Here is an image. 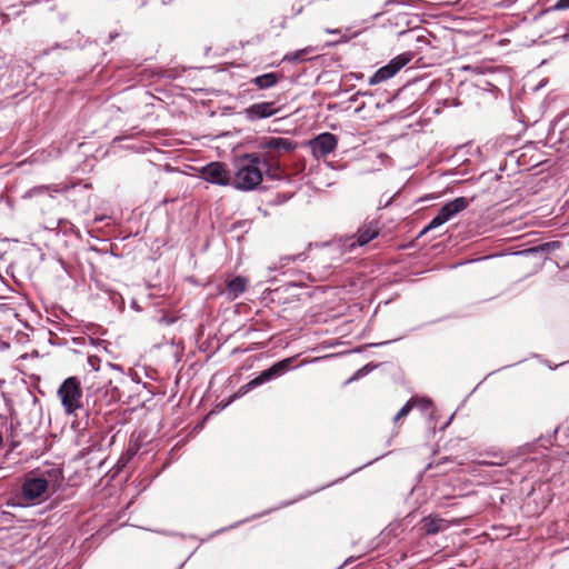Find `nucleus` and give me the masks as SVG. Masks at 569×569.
<instances>
[{"label":"nucleus","mask_w":569,"mask_h":569,"mask_svg":"<svg viewBox=\"0 0 569 569\" xmlns=\"http://www.w3.org/2000/svg\"><path fill=\"white\" fill-rule=\"evenodd\" d=\"M57 395L61 401L67 415H72L77 410L86 407L87 412L99 413L102 410V399L107 397L108 391L103 388H87L84 402L82 400L81 382L77 377H69L60 385Z\"/></svg>","instance_id":"nucleus-1"},{"label":"nucleus","mask_w":569,"mask_h":569,"mask_svg":"<svg viewBox=\"0 0 569 569\" xmlns=\"http://www.w3.org/2000/svg\"><path fill=\"white\" fill-rule=\"evenodd\" d=\"M256 153H246L237 160V171L232 184L238 190L249 191L262 182L263 171Z\"/></svg>","instance_id":"nucleus-2"},{"label":"nucleus","mask_w":569,"mask_h":569,"mask_svg":"<svg viewBox=\"0 0 569 569\" xmlns=\"http://www.w3.org/2000/svg\"><path fill=\"white\" fill-rule=\"evenodd\" d=\"M292 360H293L292 358H287V359L280 360V361L273 363L267 370L261 371L259 373V376H257L256 378H253L246 385L241 386L238 389L237 393L232 397V399H234L237 397H242L246 393H248L249 391L253 390L254 388H257L266 382H269L278 377H281L290 369V365H291Z\"/></svg>","instance_id":"nucleus-3"},{"label":"nucleus","mask_w":569,"mask_h":569,"mask_svg":"<svg viewBox=\"0 0 569 569\" xmlns=\"http://www.w3.org/2000/svg\"><path fill=\"white\" fill-rule=\"evenodd\" d=\"M49 488L46 478L27 476L21 485V499L26 505H36L44 499Z\"/></svg>","instance_id":"nucleus-4"},{"label":"nucleus","mask_w":569,"mask_h":569,"mask_svg":"<svg viewBox=\"0 0 569 569\" xmlns=\"http://www.w3.org/2000/svg\"><path fill=\"white\" fill-rule=\"evenodd\" d=\"M469 204L470 200L467 199L466 197H458L447 202L438 210L437 214L423 229V232L442 226L443 223L452 219L455 216L467 209Z\"/></svg>","instance_id":"nucleus-5"},{"label":"nucleus","mask_w":569,"mask_h":569,"mask_svg":"<svg viewBox=\"0 0 569 569\" xmlns=\"http://www.w3.org/2000/svg\"><path fill=\"white\" fill-rule=\"evenodd\" d=\"M411 57L409 53H402L393 58L388 64L378 69L370 78L369 84L376 86L392 78L399 70H401L409 61Z\"/></svg>","instance_id":"nucleus-6"},{"label":"nucleus","mask_w":569,"mask_h":569,"mask_svg":"<svg viewBox=\"0 0 569 569\" xmlns=\"http://www.w3.org/2000/svg\"><path fill=\"white\" fill-rule=\"evenodd\" d=\"M309 144L313 156L319 159L336 150L338 146V139L333 133L323 132L312 139Z\"/></svg>","instance_id":"nucleus-7"},{"label":"nucleus","mask_w":569,"mask_h":569,"mask_svg":"<svg viewBox=\"0 0 569 569\" xmlns=\"http://www.w3.org/2000/svg\"><path fill=\"white\" fill-rule=\"evenodd\" d=\"M201 177L213 184L228 186L230 176L226 166L221 162H210L201 169Z\"/></svg>","instance_id":"nucleus-8"},{"label":"nucleus","mask_w":569,"mask_h":569,"mask_svg":"<svg viewBox=\"0 0 569 569\" xmlns=\"http://www.w3.org/2000/svg\"><path fill=\"white\" fill-rule=\"evenodd\" d=\"M280 111V108L276 107L274 101H262L257 102L243 110V114L246 119L250 122L267 119L274 114H277Z\"/></svg>","instance_id":"nucleus-9"},{"label":"nucleus","mask_w":569,"mask_h":569,"mask_svg":"<svg viewBox=\"0 0 569 569\" xmlns=\"http://www.w3.org/2000/svg\"><path fill=\"white\" fill-rule=\"evenodd\" d=\"M380 233V227L378 221H371L369 223H365L358 229L357 238L355 241L348 244V248L352 250L356 247H363L369 243L371 240L377 238Z\"/></svg>","instance_id":"nucleus-10"},{"label":"nucleus","mask_w":569,"mask_h":569,"mask_svg":"<svg viewBox=\"0 0 569 569\" xmlns=\"http://www.w3.org/2000/svg\"><path fill=\"white\" fill-rule=\"evenodd\" d=\"M295 143L287 139V138H280V137H271V138H264L259 142V148L261 150H274V151H284L289 152L295 149Z\"/></svg>","instance_id":"nucleus-11"},{"label":"nucleus","mask_w":569,"mask_h":569,"mask_svg":"<svg viewBox=\"0 0 569 569\" xmlns=\"http://www.w3.org/2000/svg\"><path fill=\"white\" fill-rule=\"evenodd\" d=\"M248 280L244 277L237 276L227 281V287L223 293L229 300L237 299L247 289Z\"/></svg>","instance_id":"nucleus-12"},{"label":"nucleus","mask_w":569,"mask_h":569,"mask_svg":"<svg viewBox=\"0 0 569 569\" xmlns=\"http://www.w3.org/2000/svg\"><path fill=\"white\" fill-rule=\"evenodd\" d=\"M422 525L427 535H437L449 527L447 520L432 515L422 518Z\"/></svg>","instance_id":"nucleus-13"},{"label":"nucleus","mask_w":569,"mask_h":569,"mask_svg":"<svg viewBox=\"0 0 569 569\" xmlns=\"http://www.w3.org/2000/svg\"><path fill=\"white\" fill-rule=\"evenodd\" d=\"M281 78L282 76L277 72H268L252 78L251 83L260 90H266L274 87Z\"/></svg>","instance_id":"nucleus-14"},{"label":"nucleus","mask_w":569,"mask_h":569,"mask_svg":"<svg viewBox=\"0 0 569 569\" xmlns=\"http://www.w3.org/2000/svg\"><path fill=\"white\" fill-rule=\"evenodd\" d=\"M256 154L259 157V166L264 173L270 174L272 170L279 169V163L271 152H261Z\"/></svg>","instance_id":"nucleus-15"},{"label":"nucleus","mask_w":569,"mask_h":569,"mask_svg":"<svg viewBox=\"0 0 569 569\" xmlns=\"http://www.w3.org/2000/svg\"><path fill=\"white\" fill-rule=\"evenodd\" d=\"M61 189L58 187V186H52V184H41V186H36L33 188H31L28 192L29 196H37V194H42V193H50V196H52V193H58L60 192Z\"/></svg>","instance_id":"nucleus-16"},{"label":"nucleus","mask_w":569,"mask_h":569,"mask_svg":"<svg viewBox=\"0 0 569 569\" xmlns=\"http://www.w3.org/2000/svg\"><path fill=\"white\" fill-rule=\"evenodd\" d=\"M419 402L411 398L407 401V403L398 411V413L393 418V422L397 423L400 419L405 418L409 415V412L412 410V408L418 405Z\"/></svg>","instance_id":"nucleus-17"},{"label":"nucleus","mask_w":569,"mask_h":569,"mask_svg":"<svg viewBox=\"0 0 569 569\" xmlns=\"http://www.w3.org/2000/svg\"><path fill=\"white\" fill-rule=\"evenodd\" d=\"M566 9H569V0H558L553 6H551L550 8H548L546 10V13H550V12L557 11V10H566Z\"/></svg>","instance_id":"nucleus-18"},{"label":"nucleus","mask_w":569,"mask_h":569,"mask_svg":"<svg viewBox=\"0 0 569 569\" xmlns=\"http://www.w3.org/2000/svg\"><path fill=\"white\" fill-rule=\"evenodd\" d=\"M305 54V50L302 51H296V52H292V53H289L284 57V60L287 61H298V60H303L302 56Z\"/></svg>","instance_id":"nucleus-19"},{"label":"nucleus","mask_w":569,"mask_h":569,"mask_svg":"<svg viewBox=\"0 0 569 569\" xmlns=\"http://www.w3.org/2000/svg\"><path fill=\"white\" fill-rule=\"evenodd\" d=\"M303 259V254L299 253L297 256H286L281 258L282 266H287L290 261Z\"/></svg>","instance_id":"nucleus-20"},{"label":"nucleus","mask_w":569,"mask_h":569,"mask_svg":"<svg viewBox=\"0 0 569 569\" xmlns=\"http://www.w3.org/2000/svg\"><path fill=\"white\" fill-rule=\"evenodd\" d=\"M420 403L422 408H427L428 406H430L431 402L429 400H422L420 401Z\"/></svg>","instance_id":"nucleus-21"},{"label":"nucleus","mask_w":569,"mask_h":569,"mask_svg":"<svg viewBox=\"0 0 569 569\" xmlns=\"http://www.w3.org/2000/svg\"><path fill=\"white\" fill-rule=\"evenodd\" d=\"M548 246H552L553 248H557L559 246V242H551Z\"/></svg>","instance_id":"nucleus-22"},{"label":"nucleus","mask_w":569,"mask_h":569,"mask_svg":"<svg viewBox=\"0 0 569 569\" xmlns=\"http://www.w3.org/2000/svg\"><path fill=\"white\" fill-rule=\"evenodd\" d=\"M6 420V418L0 413V421Z\"/></svg>","instance_id":"nucleus-23"},{"label":"nucleus","mask_w":569,"mask_h":569,"mask_svg":"<svg viewBox=\"0 0 569 569\" xmlns=\"http://www.w3.org/2000/svg\"><path fill=\"white\" fill-rule=\"evenodd\" d=\"M94 448H96V445H94V446L89 447V450H94Z\"/></svg>","instance_id":"nucleus-24"}]
</instances>
